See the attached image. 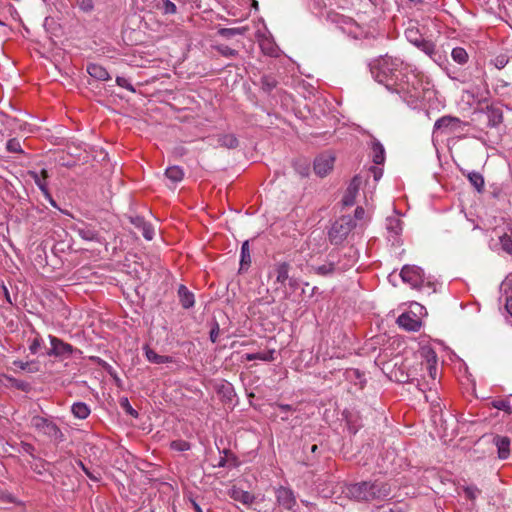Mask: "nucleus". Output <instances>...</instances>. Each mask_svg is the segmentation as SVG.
Masks as SVG:
<instances>
[{"instance_id": "nucleus-6", "label": "nucleus", "mask_w": 512, "mask_h": 512, "mask_svg": "<svg viewBox=\"0 0 512 512\" xmlns=\"http://www.w3.org/2000/svg\"><path fill=\"white\" fill-rule=\"evenodd\" d=\"M400 276L404 283L409 284L414 289L421 288L425 282L424 271L415 265H405L400 272Z\"/></svg>"}, {"instance_id": "nucleus-54", "label": "nucleus", "mask_w": 512, "mask_h": 512, "mask_svg": "<svg viewBox=\"0 0 512 512\" xmlns=\"http://www.w3.org/2000/svg\"><path fill=\"white\" fill-rule=\"evenodd\" d=\"M121 407L125 410V412L133 417H138V412L130 405L127 398H123L120 401Z\"/></svg>"}, {"instance_id": "nucleus-12", "label": "nucleus", "mask_w": 512, "mask_h": 512, "mask_svg": "<svg viewBox=\"0 0 512 512\" xmlns=\"http://www.w3.org/2000/svg\"><path fill=\"white\" fill-rule=\"evenodd\" d=\"M335 158L331 154H321L314 160V172L320 176L325 177L334 166Z\"/></svg>"}, {"instance_id": "nucleus-13", "label": "nucleus", "mask_w": 512, "mask_h": 512, "mask_svg": "<svg viewBox=\"0 0 512 512\" xmlns=\"http://www.w3.org/2000/svg\"><path fill=\"white\" fill-rule=\"evenodd\" d=\"M210 141L215 142V147H223L227 149H236L239 146V140L233 133L217 134L210 138Z\"/></svg>"}, {"instance_id": "nucleus-51", "label": "nucleus", "mask_w": 512, "mask_h": 512, "mask_svg": "<svg viewBox=\"0 0 512 512\" xmlns=\"http://www.w3.org/2000/svg\"><path fill=\"white\" fill-rule=\"evenodd\" d=\"M43 344L42 337L37 333L35 338L30 342L29 351L36 354Z\"/></svg>"}, {"instance_id": "nucleus-2", "label": "nucleus", "mask_w": 512, "mask_h": 512, "mask_svg": "<svg viewBox=\"0 0 512 512\" xmlns=\"http://www.w3.org/2000/svg\"><path fill=\"white\" fill-rule=\"evenodd\" d=\"M291 269L289 262L277 261L269 267L267 273L273 292L280 294L282 300H293V294L300 286L299 279L290 275Z\"/></svg>"}, {"instance_id": "nucleus-45", "label": "nucleus", "mask_w": 512, "mask_h": 512, "mask_svg": "<svg viewBox=\"0 0 512 512\" xmlns=\"http://www.w3.org/2000/svg\"><path fill=\"white\" fill-rule=\"evenodd\" d=\"M294 168L302 177H306L309 175L310 167L306 160L295 161Z\"/></svg>"}, {"instance_id": "nucleus-28", "label": "nucleus", "mask_w": 512, "mask_h": 512, "mask_svg": "<svg viewBox=\"0 0 512 512\" xmlns=\"http://www.w3.org/2000/svg\"><path fill=\"white\" fill-rule=\"evenodd\" d=\"M356 180L357 178L355 177L348 186L345 195L343 196L342 202L344 206H352L355 203V198L358 191L357 185L355 184Z\"/></svg>"}, {"instance_id": "nucleus-1", "label": "nucleus", "mask_w": 512, "mask_h": 512, "mask_svg": "<svg viewBox=\"0 0 512 512\" xmlns=\"http://www.w3.org/2000/svg\"><path fill=\"white\" fill-rule=\"evenodd\" d=\"M369 66L372 77L378 83L399 94L405 101L414 103L423 98L419 75L400 58L386 55Z\"/></svg>"}, {"instance_id": "nucleus-25", "label": "nucleus", "mask_w": 512, "mask_h": 512, "mask_svg": "<svg viewBox=\"0 0 512 512\" xmlns=\"http://www.w3.org/2000/svg\"><path fill=\"white\" fill-rule=\"evenodd\" d=\"M312 270L315 274L326 277L334 274L339 269L335 262L330 261L319 266H313Z\"/></svg>"}, {"instance_id": "nucleus-36", "label": "nucleus", "mask_w": 512, "mask_h": 512, "mask_svg": "<svg viewBox=\"0 0 512 512\" xmlns=\"http://www.w3.org/2000/svg\"><path fill=\"white\" fill-rule=\"evenodd\" d=\"M247 31H248L247 27L220 28L217 31V34L226 39H230L236 35H244Z\"/></svg>"}, {"instance_id": "nucleus-17", "label": "nucleus", "mask_w": 512, "mask_h": 512, "mask_svg": "<svg viewBox=\"0 0 512 512\" xmlns=\"http://www.w3.org/2000/svg\"><path fill=\"white\" fill-rule=\"evenodd\" d=\"M31 176L35 182V184L38 186V188L43 192V194L45 195V197L50 201V203L53 205V206H56V203L55 201L53 200V198L51 197L50 193H49V190L47 188V183L45 181V179L48 177V173L45 169H42L41 170V175H39L38 173L36 172H32L31 173Z\"/></svg>"}, {"instance_id": "nucleus-5", "label": "nucleus", "mask_w": 512, "mask_h": 512, "mask_svg": "<svg viewBox=\"0 0 512 512\" xmlns=\"http://www.w3.org/2000/svg\"><path fill=\"white\" fill-rule=\"evenodd\" d=\"M49 341L51 348L47 352L48 356H53L56 358H68L76 352L81 353L80 350L54 335H49Z\"/></svg>"}, {"instance_id": "nucleus-27", "label": "nucleus", "mask_w": 512, "mask_h": 512, "mask_svg": "<svg viewBox=\"0 0 512 512\" xmlns=\"http://www.w3.org/2000/svg\"><path fill=\"white\" fill-rule=\"evenodd\" d=\"M386 229L393 236H399L402 232V221L397 216L387 217Z\"/></svg>"}, {"instance_id": "nucleus-23", "label": "nucleus", "mask_w": 512, "mask_h": 512, "mask_svg": "<svg viewBox=\"0 0 512 512\" xmlns=\"http://www.w3.org/2000/svg\"><path fill=\"white\" fill-rule=\"evenodd\" d=\"M212 49L217 51L221 56L229 59H234L239 56V51L235 48L229 47L223 43H215L212 45Z\"/></svg>"}, {"instance_id": "nucleus-34", "label": "nucleus", "mask_w": 512, "mask_h": 512, "mask_svg": "<svg viewBox=\"0 0 512 512\" xmlns=\"http://www.w3.org/2000/svg\"><path fill=\"white\" fill-rule=\"evenodd\" d=\"M421 356L425 361L426 366H438V357L436 352L430 347L421 349Z\"/></svg>"}, {"instance_id": "nucleus-52", "label": "nucleus", "mask_w": 512, "mask_h": 512, "mask_svg": "<svg viewBox=\"0 0 512 512\" xmlns=\"http://www.w3.org/2000/svg\"><path fill=\"white\" fill-rule=\"evenodd\" d=\"M116 84L122 88L127 89L130 92L134 93L136 91L135 88L133 87V85L130 83V81L125 77L117 76Z\"/></svg>"}, {"instance_id": "nucleus-55", "label": "nucleus", "mask_w": 512, "mask_h": 512, "mask_svg": "<svg viewBox=\"0 0 512 512\" xmlns=\"http://www.w3.org/2000/svg\"><path fill=\"white\" fill-rule=\"evenodd\" d=\"M7 149L13 153L22 152L20 142L15 138L7 142Z\"/></svg>"}, {"instance_id": "nucleus-11", "label": "nucleus", "mask_w": 512, "mask_h": 512, "mask_svg": "<svg viewBox=\"0 0 512 512\" xmlns=\"http://www.w3.org/2000/svg\"><path fill=\"white\" fill-rule=\"evenodd\" d=\"M370 494H368L367 502L374 500H384L391 494V488L388 483L382 481H370Z\"/></svg>"}, {"instance_id": "nucleus-26", "label": "nucleus", "mask_w": 512, "mask_h": 512, "mask_svg": "<svg viewBox=\"0 0 512 512\" xmlns=\"http://www.w3.org/2000/svg\"><path fill=\"white\" fill-rule=\"evenodd\" d=\"M71 412L75 418L83 420V419H86L90 415L91 410L86 403L75 402L71 407Z\"/></svg>"}, {"instance_id": "nucleus-21", "label": "nucleus", "mask_w": 512, "mask_h": 512, "mask_svg": "<svg viewBox=\"0 0 512 512\" xmlns=\"http://www.w3.org/2000/svg\"><path fill=\"white\" fill-rule=\"evenodd\" d=\"M275 349H269L264 352H257V353H247L243 356V358L247 361H253V360H261L264 362H271L275 360Z\"/></svg>"}, {"instance_id": "nucleus-56", "label": "nucleus", "mask_w": 512, "mask_h": 512, "mask_svg": "<svg viewBox=\"0 0 512 512\" xmlns=\"http://www.w3.org/2000/svg\"><path fill=\"white\" fill-rule=\"evenodd\" d=\"M219 333H220L219 324L215 321L213 323L212 328L209 333V338L212 343H216L218 341Z\"/></svg>"}, {"instance_id": "nucleus-43", "label": "nucleus", "mask_w": 512, "mask_h": 512, "mask_svg": "<svg viewBox=\"0 0 512 512\" xmlns=\"http://www.w3.org/2000/svg\"><path fill=\"white\" fill-rule=\"evenodd\" d=\"M157 7L164 14H175L177 12L176 5L170 0H160L159 3L157 4Z\"/></svg>"}, {"instance_id": "nucleus-47", "label": "nucleus", "mask_w": 512, "mask_h": 512, "mask_svg": "<svg viewBox=\"0 0 512 512\" xmlns=\"http://www.w3.org/2000/svg\"><path fill=\"white\" fill-rule=\"evenodd\" d=\"M277 85V81L271 76L261 78V86L265 92H271Z\"/></svg>"}, {"instance_id": "nucleus-53", "label": "nucleus", "mask_w": 512, "mask_h": 512, "mask_svg": "<svg viewBox=\"0 0 512 512\" xmlns=\"http://www.w3.org/2000/svg\"><path fill=\"white\" fill-rule=\"evenodd\" d=\"M78 7L81 11L89 13L94 9L93 0H78Z\"/></svg>"}, {"instance_id": "nucleus-44", "label": "nucleus", "mask_w": 512, "mask_h": 512, "mask_svg": "<svg viewBox=\"0 0 512 512\" xmlns=\"http://www.w3.org/2000/svg\"><path fill=\"white\" fill-rule=\"evenodd\" d=\"M170 448L174 451L184 452L190 450L191 444L188 441L178 439L170 443Z\"/></svg>"}, {"instance_id": "nucleus-31", "label": "nucleus", "mask_w": 512, "mask_h": 512, "mask_svg": "<svg viewBox=\"0 0 512 512\" xmlns=\"http://www.w3.org/2000/svg\"><path fill=\"white\" fill-rule=\"evenodd\" d=\"M467 178L470 184L477 190V192H482L484 190L485 181L481 173L477 171L468 172Z\"/></svg>"}, {"instance_id": "nucleus-39", "label": "nucleus", "mask_w": 512, "mask_h": 512, "mask_svg": "<svg viewBox=\"0 0 512 512\" xmlns=\"http://www.w3.org/2000/svg\"><path fill=\"white\" fill-rule=\"evenodd\" d=\"M492 407L506 412L507 414L512 413V403L510 399H497L492 401Z\"/></svg>"}, {"instance_id": "nucleus-19", "label": "nucleus", "mask_w": 512, "mask_h": 512, "mask_svg": "<svg viewBox=\"0 0 512 512\" xmlns=\"http://www.w3.org/2000/svg\"><path fill=\"white\" fill-rule=\"evenodd\" d=\"M178 297L179 302L184 309H189L194 306V294L185 285L179 286Z\"/></svg>"}, {"instance_id": "nucleus-33", "label": "nucleus", "mask_w": 512, "mask_h": 512, "mask_svg": "<svg viewBox=\"0 0 512 512\" xmlns=\"http://www.w3.org/2000/svg\"><path fill=\"white\" fill-rule=\"evenodd\" d=\"M421 356L425 361L426 366H438V357L436 352L430 347L421 349Z\"/></svg>"}, {"instance_id": "nucleus-30", "label": "nucleus", "mask_w": 512, "mask_h": 512, "mask_svg": "<svg viewBox=\"0 0 512 512\" xmlns=\"http://www.w3.org/2000/svg\"><path fill=\"white\" fill-rule=\"evenodd\" d=\"M165 176L174 184L181 182L184 178V171L180 166H170L165 170Z\"/></svg>"}, {"instance_id": "nucleus-60", "label": "nucleus", "mask_w": 512, "mask_h": 512, "mask_svg": "<svg viewBox=\"0 0 512 512\" xmlns=\"http://www.w3.org/2000/svg\"><path fill=\"white\" fill-rule=\"evenodd\" d=\"M428 374L432 380H436L438 375V366H426Z\"/></svg>"}, {"instance_id": "nucleus-3", "label": "nucleus", "mask_w": 512, "mask_h": 512, "mask_svg": "<svg viewBox=\"0 0 512 512\" xmlns=\"http://www.w3.org/2000/svg\"><path fill=\"white\" fill-rule=\"evenodd\" d=\"M30 425L35 431L46 436L51 441L57 443L64 441L63 432L51 418L34 415L31 418Z\"/></svg>"}, {"instance_id": "nucleus-7", "label": "nucleus", "mask_w": 512, "mask_h": 512, "mask_svg": "<svg viewBox=\"0 0 512 512\" xmlns=\"http://www.w3.org/2000/svg\"><path fill=\"white\" fill-rule=\"evenodd\" d=\"M466 123L463 122L460 118L446 115L434 123L433 133L441 132V133H451L463 130Z\"/></svg>"}, {"instance_id": "nucleus-57", "label": "nucleus", "mask_w": 512, "mask_h": 512, "mask_svg": "<svg viewBox=\"0 0 512 512\" xmlns=\"http://www.w3.org/2000/svg\"><path fill=\"white\" fill-rule=\"evenodd\" d=\"M464 492L469 499H475L480 490L476 486H467L464 488Z\"/></svg>"}, {"instance_id": "nucleus-38", "label": "nucleus", "mask_w": 512, "mask_h": 512, "mask_svg": "<svg viewBox=\"0 0 512 512\" xmlns=\"http://www.w3.org/2000/svg\"><path fill=\"white\" fill-rule=\"evenodd\" d=\"M222 452L224 456L220 457L218 463L216 464L217 467L223 468L230 465H237V458L230 450L224 449Z\"/></svg>"}, {"instance_id": "nucleus-29", "label": "nucleus", "mask_w": 512, "mask_h": 512, "mask_svg": "<svg viewBox=\"0 0 512 512\" xmlns=\"http://www.w3.org/2000/svg\"><path fill=\"white\" fill-rule=\"evenodd\" d=\"M418 49H420L422 52H424L427 56H429L431 59H433L435 62L437 61V49L436 45L433 41L423 39L419 45L417 46Z\"/></svg>"}, {"instance_id": "nucleus-62", "label": "nucleus", "mask_w": 512, "mask_h": 512, "mask_svg": "<svg viewBox=\"0 0 512 512\" xmlns=\"http://www.w3.org/2000/svg\"><path fill=\"white\" fill-rule=\"evenodd\" d=\"M364 215H365V210L363 209V207L358 206L355 209L354 218L357 219V220H362Z\"/></svg>"}, {"instance_id": "nucleus-35", "label": "nucleus", "mask_w": 512, "mask_h": 512, "mask_svg": "<svg viewBox=\"0 0 512 512\" xmlns=\"http://www.w3.org/2000/svg\"><path fill=\"white\" fill-rule=\"evenodd\" d=\"M251 264V255L248 241L241 246L240 270H246Z\"/></svg>"}, {"instance_id": "nucleus-46", "label": "nucleus", "mask_w": 512, "mask_h": 512, "mask_svg": "<svg viewBox=\"0 0 512 512\" xmlns=\"http://www.w3.org/2000/svg\"><path fill=\"white\" fill-rule=\"evenodd\" d=\"M78 466L83 470V472L87 475V477L94 481L98 482L100 481V474L98 472H95L94 470H90L81 460L76 461Z\"/></svg>"}, {"instance_id": "nucleus-24", "label": "nucleus", "mask_w": 512, "mask_h": 512, "mask_svg": "<svg viewBox=\"0 0 512 512\" xmlns=\"http://www.w3.org/2000/svg\"><path fill=\"white\" fill-rule=\"evenodd\" d=\"M372 158L373 162L377 165H381L385 161V149L383 145L376 139L372 141Z\"/></svg>"}, {"instance_id": "nucleus-49", "label": "nucleus", "mask_w": 512, "mask_h": 512, "mask_svg": "<svg viewBox=\"0 0 512 512\" xmlns=\"http://www.w3.org/2000/svg\"><path fill=\"white\" fill-rule=\"evenodd\" d=\"M276 407L280 410V418L282 421H288L290 413L295 411L289 404H276Z\"/></svg>"}, {"instance_id": "nucleus-59", "label": "nucleus", "mask_w": 512, "mask_h": 512, "mask_svg": "<svg viewBox=\"0 0 512 512\" xmlns=\"http://www.w3.org/2000/svg\"><path fill=\"white\" fill-rule=\"evenodd\" d=\"M406 507L400 504H393L392 507L384 508L382 512H405Z\"/></svg>"}, {"instance_id": "nucleus-10", "label": "nucleus", "mask_w": 512, "mask_h": 512, "mask_svg": "<svg viewBox=\"0 0 512 512\" xmlns=\"http://www.w3.org/2000/svg\"><path fill=\"white\" fill-rule=\"evenodd\" d=\"M75 231L78 236L85 241H93L101 245L107 246V241L103 238L99 232L91 225L82 223L75 227Z\"/></svg>"}, {"instance_id": "nucleus-20", "label": "nucleus", "mask_w": 512, "mask_h": 512, "mask_svg": "<svg viewBox=\"0 0 512 512\" xmlns=\"http://www.w3.org/2000/svg\"><path fill=\"white\" fill-rule=\"evenodd\" d=\"M87 73L99 81H107L110 79V75L106 68L96 63H90L87 65Z\"/></svg>"}, {"instance_id": "nucleus-40", "label": "nucleus", "mask_w": 512, "mask_h": 512, "mask_svg": "<svg viewBox=\"0 0 512 512\" xmlns=\"http://www.w3.org/2000/svg\"><path fill=\"white\" fill-rule=\"evenodd\" d=\"M405 36L407 40L416 47L424 39L422 35L419 33L418 29L415 28H408L405 31Z\"/></svg>"}, {"instance_id": "nucleus-4", "label": "nucleus", "mask_w": 512, "mask_h": 512, "mask_svg": "<svg viewBox=\"0 0 512 512\" xmlns=\"http://www.w3.org/2000/svg\"><path fill=\"white\" fill-rule=\"evenodd\" d=\"M356 226L355 220L351 216H343L337 220L329 230V240L334 245L341 244Z\"/></svg>"}, {"instance_id": "nucleus-18", "label": "nucleus", "mask_w": 512, "mask_h": 512, "mask_svg": "<svg viewBox=\"0 0 512 512\" xmlns=\"http://www.w3.org/2000/svg\"><path fill=\"white\" fill-rule=\"evenodd\" d=\"M144 350H145V356H146L147 360L151 363L166 364V363H175L176 362L174 357L168 356V355H159L158 353H156L153 349L149 348L148 346H146L144 348Z\"/></svg>"}, {"instance_id": "nucleus-37", "label": "nucleus", "mask_w": 512, "mask_h": 512, "mask_svg": "<svg viewBox=\"0 0 512 512\" xmlns=\"http://www.w3.org/2000/svg\"><path fill=\"white\" fill-rule=\"evenodd\" d=\"M451 57L454 62L459 65H464L468 62L469 55L467 51L462 47H455L452 49Z\"/></svg>"}, {"instance_id": "nucleus-32", "label": "nucleus", "mask_w": 512, "mask_h": 512, "mask_svg": "<svg viewBox=\"0 0 512 512\" xmlns=\"http://www.w3.org/2000/svg\"><path fill=\"white\" fill-rule=\"evenodd\" d=\"M487 116L490 127H497L503 122V113L499 108H489Z\"/></svg>"}, {"instance_id": "nucleus-63", "label": "nucleus", "mask_w": 512, "mask_h": 512, "mask_svg": "<svg viewBox=\"0 0 512 512\" xmlns=\"http://www.w3.org/2000/svg\"><path fill=\"white\" fill-rule=\"evenodd\" d=\"M505 309L512 316V295L506 296Z\"/></svg>"}, {"instance_id": "nucleus-64", "label": "nucleus", "mask_w": 512, "mask_h": 512, "mask_svg": "<svg viewBox=\"0 0 512 512\" xmlns=\"http://www.w3.org/2000/svg\"><path fill=\"white\" fill-rule=\"evenodd\" d=\"M22 449L24 452L30 454V455H33V452L35 450L34 446L30 443H23L22 444Z\"/></svg>"}, {"instance_id": "nucleus-9", "label": "nucleus", "mask_w": 512, "mask_h": 512, "mask_svg": "<svg viewBox=\"0 0 512 512\" xmlns=\"http://www.w3.org/2000/svg\"><path fill=\"white\" fill-rule=\"evenodd\" d=\"M370 489V481H363L347 486L345 493L349 498L356 501H367Z\"/></svg>"}, {"instance_id": "nucleus-61", "label": "nucleus", "mask_w": 512, "mask_h": 512, "mask_svg": "<svg viewBox=\"0 0 512 512\" xmlns=\"http://www.w3.org/2000/svg\"><path fill=\"white\" fill-rule=\"evenodd\" d=\"M0 287H1L2 291H3V294H4V297H5L6 301L9 304H12L10 293H9L7 287L5 286V284L3 283V281H0Z\"/></svg>"}, {"instance_id": "nucleus-42", "label": "nucleus", "mask_w": 512, "mask_h": 512, "mask_svg": "<svg viewBox=\"0 0 512 512\" xmlns=\"http://www.w3.org/2000/svg\"><path fill=\"white\" fill-rule=\"evenodd\" d=\"M499 243L501 246V249L512 256V237L508 235L507 233H504L499 237Z\"/></svg>"}, {"instance_id": "nucleus-8", "label": "nucleus", "mask_w": 512, "mask_h": 512, "mask_svg": "<svg viewBox=\"0 0 512 512\" xmlns=\"http://www.w3.org/2000/svg\"><path fill=\"white\" fill-rule=\"evenodd\" d=\"M274 493L276 502L279 506L288 511H293L297 504V500L292 489L285 486H279L278 488H275Z\"/></svg>"}, {"instance_id": "nucleus-41", "label": "nucleus", "mask_w": 512, "mask_h": 512, "mask_svg": "<svg viewBox=\"0 0 512 512\" xmlns=\"http://www.w3.org/2000/svg\"><path fill=\"white\" fill-rule=\"evenodd\" d=\"M345 377L349 380H358L359 385L361 387L364 386V383L366 382L364 374L360 372V370L355 368H350L345 371Z\"/></svg>"}, {"instance_id": "nucleus-58", "label": "nucleus", "mask_w": 512, "mask_h": 512, "mask_svg": "<svg viewBox=\"0 0 512 512\" xmlns=\"http://www.w3.org/2000/svg\"><path fill=\"white\" fill-rule=\"evenodd\" d=\"M142 234L145 239L152 240L154 236V230L150 225H144Z\"/></svg>"}, {"instance_id": "nucleus-14", "label": "nucleus", "mask_w": 512, "mask_h": 512, "mask_svg": "<svg viewBox=\"0 0 512 512\" xmlns=\"http://www.w3.org/2000/svg\"><path fill=\"white\" fill-rule=\"evenodd\" d=\"M397 323L400 327L407 331H418L421 328V321L414 313L405 312L402 313L398 319Z\"/></svg>"}, {"instance_id": "nucleus-16", "label": "nucleus", "mask_w": 512, "mask_h": 512, "mask_svg": "<svg viewBox=\"0 0 512 512\" xmlns=\"http://www.w3.org/2000/svg\"><path fill=\"white\" fill-rule=\"evenodd\" d=\"M493 443L497 447L498 458L506 460L510 456V438L507 436L496 435L493 438Z\"/></svg>"}, {"instance_id": "nucleus-15", "label": "nucleus", "mask_w": 512, "mask_h": 512, "mask_svg": "<svg viewBox=\"0 0 512 512\" xmlns=\"http://www.w3.org/2000/svg\"><path fill=\"white\" fill-rule=\"evenodd\" d=\"M228 495L231 499H233L234 501H238L240 503H242L243 505H246V506H249L251 504L254 503L255 501V496L248 492V491H245V490H242L236 486H233L229 491H228Z\"/></svg>"}, {"instance_id": "nucleus-48", "label": "nucleus", "mask_w": 512, "mask_h": 512, "mask_svg": "<svg viewBox=\"0 0 512 512\" xmlns=\"http://www.w3.org/2000/svg\"><path fill=\"white\" fill-rule=\"evenodd\" d=\"M7 380L9 381V383L11 384L12 387H15L18 390L27 392L30 389V385L26 381L18 380L16 378L10 377V376L7 377Z\"/></svg>"}, {"instance_id": "nucleus-50", "label": "nucleus", "mask_w": 512, "mask_h": 512, "mask_svg": "<svg viewBox=\"0 0 512 512\" xmlns=\"http://www.w3.org/2000/svg\"><path fill=\"white\" fill-rule=\"evenodd\" d=\"M508 57L506 55H497L493 59H491L490 63L497 69H502L508 64Z\"/></svg>"}, {"instance_id": "nucleus-22", "label": "nucleus", "mask_w": 512, "mask_h": 512, "mask_svg": "<svg viewBox=\"0 0 512 512\" xmlns=\"http://www.w3.org/2000/svg\"><path fill=\"white\" fill-rule=\"evenodd\" d=\"M259 46L261 51L268 56L276 57L278 56V47L275 44V42L270 39L269 37H263L261 40H259Z\"/></svg>"}]
</instances>
